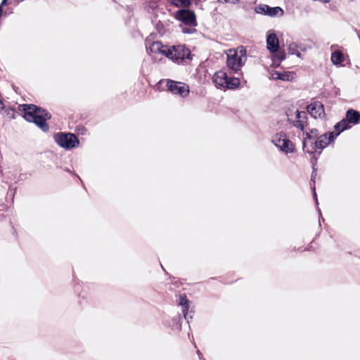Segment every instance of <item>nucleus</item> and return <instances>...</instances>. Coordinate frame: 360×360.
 I'll return each mask as SVG.
<instances>
[{"mask_svg":"<svg viewBox=\"0 0 360 360\" xmlns=\"http://www.w3.org/2000/svg\"><path fill=\"white\" fill-rule=\"evenodd\" d=\"M22 108L25 112L24 118L27 121L34 122L44 131L49 130L46 121L51 118V115L48 112L34 105H24Z\"/></svg>","mask_w":360,"mask_h":360,"instance_id":"obj_1","label":"nucleus"},{"mask_svg":"<svg viewBox=\"0 0 360 360\" xmlns=\"http://www.w3.org/2000/svg\"><path fill=\"white\" fill-rule=\"evenodd\" d=\"M226 56L227 66L234 72H238L247 60V51L243 46L229 49Z\"/></svg>","mask_w":360,"mask_h":360,"instance_id":"obj_2","label":"nucleus"},{"mask_svg":"<svg viewBox=\"0 0 360 360\" xmlns=\"http://www.w3.org/2000/svg\"><path fill=\"white\" fill-rule=\"evenodd\" d=\"M212 82L217 88L222 89H235L239 87L240 84L238 78L229 77L227 74L223 70H219L214 73Z\"/></svg>","mask_w":360,"mask_h":360,"instance_id":"obj_3","label":"nucleus"},{"mask_svg":"<svg viewBox=\"0 0 360 360\" xmlns=\"http://www.w3.org/2000/svg\"><path fill=\"white\" fill-rule=\"evenodd\" d=\"M191 51L184 45L169 47L167 57L176 63H182L185 59L190 58Z\"/></svg>","mask_w":360,"mask_h":360,"instance_id":"obj_4","label":"nucleus"},{"mask_svg":"<svg viewBox=\"0 0 360 360\" xmlns=\"http://www.w3.org/2000/svg\"><path fill=\"white\" fill-rule=\"evenodd\" d=\"M271 141L281 151L285 154L294 152V144L286 137L284 133L276 134L272 136Z\"/></svg>","mask_w":360,"mask_h":360,"instance_id":"obj_5","label":"nucleus"},{"mask_svg":"<svg viewBox=\"0 0 360 360\" xmlns=\"http://www.w3.org/2000/svg\"><path fill=\"white\" fill-rule=\"evenodd\" d=\"M54 139L60 146L66 149L75 148L79 144L77 137L73 134H57Z\"/></svg>","mask_w":360,"mask_h":360,"instance_id":"obj_6","label":"nucleus"},{"mask_svg":"<svg viewBox=\"0 0 360 360\" xmlns=\"http://www.w3.org/2000/svg\"><path fill=\"white\" fill-rule=\"evenodd\" d=\"M167 87L170 92L181 97H186L189 93L188 86L183 82L167 80Z\"/></svg>","mask_w":360,"mask_h":360,"instance_id":"obj_7","label":"nucleus"},{"mask_svg":"<svg viewBox=\"0 0 360 360\" xmlns=\"http://www.w3.org/2000/svg\"><path fill=\"white\" fill-rule=\"evenodd\" d=\"M174 18L186 25L195 26L197 25L195 15L190 10L177 11L174 14Z\"/></svg>","mask_w":360,"mask_h":360,"instance_id":"obj_8","label":"nucleus"},{"mask_svg":"<svg viewBox=\"0 0 360 360\" xmlns=\"http://www.w3.org/2000/svg\"><path fill=\"white\" fill-rule=\"evenodd\" d=\"M307 112L315 119L322 118L324 117L325 111L323 105L320 101L311 102L307 105Z\"/></svg>","mask_w":360,"mask_h":360,"instance_id":"obj_9","label":"nucleus"},{"mask_svg":"<svg viewBox=\"0 0 360 360\" xmlns=\"http://www.w3.org/2000/svg\"><path fill=\"white\" fill-rule=\"evenodd\" d=\"M288 120L292 121L293 125L299 128L300 130L304 131L305 125L307 123V116L304 112H301L299 110H296L295 112V120H293L290 115L288 114Z\"/></svg>","mask_w":360,"mask_h":360,"instance_id":"obj_10","label":"nucleus"},{"mask_svg":"<svg viewBox=\"0 0 360 360\" xmlns=\"http://www.w3.org/2000/svg\"><path fill=\"white\" fill-rule=\"evenodd\" d=\"M337 137L334 131L326 133L318 137L315 142V147L319 149L325 148L330 143Z\"/></svg>","mask_w":360,"mask_h":360,"instance_id":"obj_11","label":"nucleus"},{"mask_svg":"<svg viewBox=\"0 0 360 360\" xmlns=\"http://www.w3.org/2000/svg\"><path fill=\"white\" fill-rule=\"evenodd\" d=\"M266 46L271 53H276L279 48L278 39L274 32H268L266 38Z\"/></svg>","mask_w":360,"mask_h":360,"instance_id":"obj_12","label":"nucleus"},{"mask_svg":"<svg viewBox=\"0 0 360 360\" xmlns=\"http://www.w3.org/2000/svg\"><path fill=\"white\" fill-rule=\"evenodd\" d=\"M179 304L183 307L182 312L184 314V316L186 320H187L188 323L189 322L190 319H192V311L189 312V304H188V300H187L186 297L185 295H180L179 297Z\"/></svg>","mask_w":360,"mask_h":360,"instance_id":"obj_13","label":"nucleus"},{"mask_svg":"<svg viewBox=\"0 0 360 360\" xmlns=\"http://www.w3.org/2000/svg\"><path fill=\"white\" fill-rule=\"evenodd\" d=\"M149 49L152 53H161L167 56V51H168L169 47L164 46L160 41H155L150 46Z\"/></svg>","mask_w":360,"mask_h":360,"instance_id":"obj_14","label":"nucleus"},{"mask_svg":"<svg viewBox=\"0 0 360 360\" xmlns=\"http://www.w3.org/2000/svg\"><path fill=\"white\" fill-rule=\"evenodd\" d=\"M350 124H356L360 120V113L353 109L348 110L345 118Z\"/></svg>","mask_w":360,"mask_h":360,"instance_id":"obj_15","label":"nucleus"},{"mask_svg":"<svg viewBox=\"0 0 360 360\" xmlns=\"http://www.w3.org/2000/svg\"><path fill=\"white\" fill-rule=\"evenodd\" d=\"M350 127V123L346 119L342 120L338 123H337L334 127L335 131L334 132L335 136H338L342 131Z\"/></svg>","mask_w":360,"mask_h":360,"instance_id":"obj_16","label":"nucleus"},{"mask_svg":"<svg viewBox=\"0 0 360 360\" xmlns=\"http://www.w3.org/2000/svg\"><path fill=\"white\" fill-rule=\"evenodd\" d=\"M305 135H306V137L304 139V141H303V149L306 152L311 153L312 151L307 148V139H308L309 140H310L311 139H314V138L316 137L319 135L318 130L316 129H312L310 130V133L308 132V131H306Z\"/></svg>","mask_w":360,"mask_h":360,"instance_id":"obj_17","label":"nucleus"},{"mask_svg":"<svg viewBox=\"0 0 360 360\" xmlns=\"http://www.w3.org/2000/svg\"><path fill=\"white\" fill-rule=\"evenodd\" d=\"M284 13L283 10L280 7H270L267 11V15L271 17L282 16Z\"/></svg>","mask_w":360,"mask_h":360,"instance_id":"obj_18","label":"nucleus"},{"mask_svg":"<svg viewBox=\"0 0 360 360\" xmlns=\"http://www.w3.org/2000/svg\"><path fill=\"white\" fill-rule=\"evenodd\" d=\"M344 59V56L340 51H335L331 55V61L334 65L340 64Z\"/></svg>","mask_w":360,"mask_h":360,"instance_id":"obj_19","label":"nucleus"},{"mask_svg":"<svg viewBox=\"0 0 360 360\" xmlns=\"http://www.w3.org/2000/svg\"><path fill=\"white\" fill-rule=\"evenodd\" d=\"M176 7H186L190 5L191 0H168Z\"/></svg>","mask_w":360,"mask_h":360,"instance_id":"obj_20","label":"nucleus"},{"mask_svg":"<svg viewBox=\"0 0 360 360\" xmlns=\"http://www.w3.org/2000/svg\"><path fill=\"white\" fill-rule=\"evenodd\" d=\"M295 77L293 72L284 71L280 73V79L282 81H292Z\"/></svg>","mask_w":360,"mask_h":360,"instance_id":"obj_21","label":"nucleus"},{"mask_svg":"<svg viewBox=\"0 0 360 360\" xmlns=\"http://www.w3.org/2000/svg\"><path fill=\"white\" fill-rule=\"evenodd\" d=\"M268 9H269V6L268 5H266V4H259V5H257L255 7V12L257 13L267 15Z\"/></svg>","mask_w":360,"mask_h":360,"instance_id":"obj_22","label":"nucleus"},{"mask_svg":"<svg viewBox=\"0 0 360 360\" xmlns=\"http://www.w3.org/2000/svg\"><path fill=\"white\" fill-rule=\"evenodd\" d=\"M280 73L281 72L271 70L269 72V77L274 80L280 79Z\"/></svg>","mask_w":360,"mask_h":360,"instance_id":"obj_23","label":"nucleus"},{"mask_svg":"<svg viewBox=\"0 0 360 360\" xmlns=\"http://www.w3.org/2000/svg\"><path fill=\"white\" fill-rule=\"evenodd\" d=\"M275 57H277L278 61H281L285 58L284 54L280 52H278Z\"/></svg>","mask_w":360,"mask_h":360,"instance_id":"obj_24","label":"nucleus"},{"mask_svg":"<svg viewBox=\"0 0 360 360\" xmlns=\"http://www.w3.org/2000/svg\"><path fill=\"white\" fill-rule=\"evenodd\" d=\"M195 31V29H190V28H183L182 32L184 33H192L193 32Z\"/></svg>","mask_w":360,"mask_h":360,"instance_id":"obj_25","label":"nucleus"},{"mask_svg":"<svg viewBox=\"0 0 360 360\" xmlns=\"http://www.w3.org/2000/svg\"><path fill=\"white\" fill-rule=\"evenodd\" d=\"M226 3L236 4L238 2V0H224Z\"/></svg>","mask_w":360,"mask_h":360,"instance_id":"obj_26","label":"nucleus"},{"mask_svg":"<svg viewBox=\"0 0 360 360\" xmlns=\"http://www.w3.org/2000/svg\"><path fill=\"white\" fill-rule=\"evenodd\" d=\"M316 176V172L315 169L313 170L312 173H311V181H314V179Z\"/></svg>","mask_w":360,"mask_h":360,"instance_id":"obj_27","label":"nucleus"},{"mask_svg":"<svg viewBox=\"0 0 360 360\" xmlns=\"http://www.w3.org/2000/svg\"><path fill=\"white\" fill-rule=\"evenodd\" d=\"M313 191H314V198L316 202H318V199H317L316 193L315 192V187L314 186L313 187Z\"/></svg>","mask_w":360,"mask_h":360,"instance_id":"obj_28","label":"nucleus"},{"mask_svg":"<svg viewBox=\"0 0 360 360\" xmlns=\"http://www.w3.org/2000/svg\"><path fill=\"white\" fill-rule=\"evenodd\" d=\"M7 4V0H3L0 6L2 8L3 6H5Z\"/></svg>","mask_w":360,"mask_h":360,"instance_id":"obj_29","label":"nucleus"},{"mask_svg":"<svg viewBox=\"0 0 360 360\" xmlns=\"http://www.w3.org/2000/svg\"><path fill=\"white\" fill-rule=\"evenodd\" d=\"M197 353H198V355L199 358L201 359L202 354L200 353V352L199 350H198Z\"/></svg>","mask_w":360,"mask_h":360,"instance_id":"obj_30","label":"nucleus"}]
</instances>
